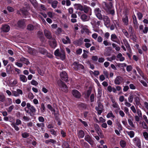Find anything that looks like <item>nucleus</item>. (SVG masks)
<instances>
[{
  "mask_svg": "<svg viewBox=\"0 0 148 148\" xmlns=\"http://www.w3.org/2000/svg\"><path fill=\"white\" fill-rule=\"evenodd\" d=\"M103 8L107 12L112 15H114L115 13L114 10L112 2H103L102 4Z\"/></svg>",
  "mask_w": 148,
  "mask_h": 148,
  "instance_id": "f257e3e1",
  "label": "nucleus"
},
{
  "mask_svg": "<svg viewBox=\"0 0 148 148\" xmlns=\"http://www.w3.org/2000/svg\"><path fill=\"white\" fill-rule=\"evenodd\" d=\"M36 125L39 127H41L42 130H43V128L45 126V124L44 123H37L36 124Z\"/></svg>",
  "mask_w": 148,
  "mask_h": 148,
  "instance_id": "37998d69",
  "label": "nucleus"
},
{
  "mask_svg": "<svg viewBox=\"0 0 148 148\" xmlns=\"http://www.w3.org/2000/svg\"><path fill=\"white\" fill-rule=\"evenodd\" d=\"M77 135L79 138H83L84 136L85 133L83 130H81L77 133Z\"/></svg>",
  "mask_w": 148,
  "mask_h": 148,
  "instance_id": "b1692460",
  "label": "nucleus"
},
{
  "mask_svg": "<svg viewBox=\"0 0 148 148\" xmlns=\"http://www.w3.org/2000/svg\"><path fill=\"white\" fill-rule=\"evenodd\" d=\"M38 51L40 53L43 55H45L47 53V50L44 48H39Z\"/></svg>",
  "mask_w": 148,
  "mask_h": 148,
  "instance_id": "a878e982",
  "label": "nucleus"
},
{
  "mask_svg": "<svg viewBox=\"0 0 148 148\" xmlns=\"http://www.w3.org/2000/svg\"><path fill=\"white\" fill-rule=\"evenodd\" d=\"M133 141L136 146L138 148H141V143L140 138L137 137H136L133 139Z\"/></svg>",
  "mask_w": 148,
  "mask_h": 148,
  "instance_id": "0eeeda50",
  "label": "nucleus"
},
{
  "mask_svg": "<svg viewBox=\"0 0 148 148\" xmlns=\"http://www.w3.org/2000/svg\"><path fill=\"white\" fill-rule=\"evenodd\" d=\"M62 146V148H68L70 147L68 141L64 140L63 141Z\"/></svg>",
  "mask_w": 148,
  "mask_h": 148,
  "instance_id": "bb28decb",
  "label": "nucleus"
},
{
  "mask_svg": "<svg viewBox=\"0 0 148 148\" xmlns=\"http://www.w3.org/2000/svg\"><path fill=\"white\" fill-rule=\"evenodd\" d=\"M20 11L24 18H26L27 16L28 15V12L26 8H23L21 9Z\"/></svg>",
  "mask_w": 148,
  "mask_h": 148,
  "instance_id": "2eb2a0df",
  "label": "nucleus"
},
{
  "mask_svg": "<svg viewBox=\"0 0 148 148\" xmlns=\"http://www.w3.org/2000/svg\"><path fill=\"white\" fill-rule=\"evenodd\" d=\"M50 40L48 41L49 45L52 48H55L57 46L56 40L54 38H52Z\"/></svg>",
  "mask_w": 148,
  "mask_h": 148,
  "instance_id": "9d476101",
  "label": "nucleus"
},
{
  "mask_svg": "<svg viewBox=\"0 0 148 148\" xmlns=\"http://www.w3.org/2000/svg\"><path fill=\"white\" fill-rule=\"evenodd\" d=\"M95 95L93 93L91 94L90 97V102H93L94 100Z\"/></svg>",
  "mask_w": 148,
  "mask_h": 148,
  "instance_id": "e2e57ef3",
  "label": "nucleus"
},
{
  "mask_svg": "<svg viewBox=\"0 0 148 148\" xmlns=\"http://www.w3.org/2000/svg\"><path fill=\"white\" fill-rule=\"evenodd\" d=\"M5 100V97L3 95H0V101L4 102Z\"/></svg>",
  "mask_w": 148,
  "mask_h": 148,
  "instance_id": "3c124183",
  "label": "nucleus"
},
{
  "mask_svg": "<svg viewBox=\"0 0 148 148\" xmlns=\"http://www.w3.org/2000/svg\"><path fill=\"white\" fill-rule=\"evenodd\" d=\"M49 131L50 132V133L53 135L54 136H57V131H55L53 129H51L49 130Z\"/></svg>",
  "mask_w": 148,
  "mask_h": 148,
  "instance_id": "58836bf2",
  "label": "nucleus"
},
{
  "mask_svg": "<svg viewBox=\"0 0 148 148\" xmlns=\"http://www.w3.org/2000/svg\"><path fill=\"white\" fill-rule=\"evenodd\" d=\"M91 90L90 89H89L87 91L86 94H85L84 97L85 98L88 99L91 93Z\"/></svg>",
  "mask_w": 148,
  "mask_h": 148,
  "instance_id": "a19ab883",
  "label": "nucleus"
},
{
  "mask_svg": "<svg viewBox=\"0 0 148 148\" xmlns=\"http://www.w3.org/2000/svg\"><path fill=\"white\" fill-rule=\"evenodd\" d=\"M72 65L73 66L74 69L75 71L78 70L84 69V67L82 64H79V62H74L73 64Z\"/></svg>",
  "mask_w": 148,
  "mask_h": 148,
  "instance_id": "423d86ee",
  "label": "nucleus"
},
{
  "mask_svg": "<svg viewBox=\"0 0 148 148\" xmlns=\"http://www.w3.org/2000/svg\"><path fill=\"white\" fill-rule=\"evenodd\" d=\"M97 107H96L95 109L97 111V113L99 115H100L102 113L103 109H99Z\"/></svg>",
  "mask_w": 148,
  "mask_h": 148,
  "instance_id": "6e6d98bb",
  "label": "nucleus"
},
{
  "mask_svg": "<svg viewBox=\"0 0 148 148\" xmlns=\"http://www.w3.org/2000/svg\"><path fill=\"white\" fill-rule=\"evenodd\" d=\"M40 110L42 112L45 111V108L44 104L43 103H42L41 104Z\"/></svg>",
  "mask_w": 148,
  "mask_h": 148,
  "instance_id": "603ef678",
  "label": "nucleus"
},
{
  "mask_svg": "<svg viewBox=\"0 0 148 148\" xmlns=\"http://www.w3.org/2000/svg\"><path fill=\"white\" fill-rule=\"evenodd\" d=\"M73 95L75 98L78 99L80 98L81 94L79 91L76 89L73 90L72 91Z\"/></svg>",
  "mask_w": 148,
  "mask_h": 148,
  "instance_id": "f3484780",
  "label": "nucleus"
},
{
  "mask_svg": "<svg viewBox=\"0 0 148 148\" xmlns=\"http://www.w3.org/2000/svg\"><path fill=\"white\" fill-rule=\"evenodd\" d=\"M87 105L84 103H81L79 104L78 106V107L81 108L86 109V108Z\"/></svg>",
  "mask_w": 148,
  "mask_h": 148,
  "instance_id": "ea45409f",
  "label": "nucleus"
},
{
  "mask_svg": "<svg viewBox=\"0 0 148 148\" xmlns=\"http://www.w3.org/2000/svg\"><path fill=\"white\" fill-rule=\"evenodd\" d=\"M20 60L21 61L23 62L24 64L27 65L29 64L30 63L28 59L23 57L21 58Z\"/></svg>",
  "mask_w": 148,
  "mask_h": 148,
  "instance_id": "473e14b6",
  "label": "nucleus"
},
{
  "mask_svg": "<svg viewBox=\"0 0 148 148\" xmlns=\"http://www.w3.org/2000/svg\"><path fill=\"white\" fill-rule=\"evenodd\" d=\"M120 144L121 147L123 148L125 147L126 145V143L124 140H122L120 141Z\"/></svg>",
  "mask_w": 148,
  "mask_h": 148,
  "instance_id": "a18cd8bd",
  "label": "nucleus"
},
{
  "mask_svg": "<svg viewBox=\"0 0 148 148\" xmlns=\"http://www.w3.org/2000/svg\"><path fill=\"white\" fill-rule=\"evenodd\" d=\"M137 15L138 16V19L139 20H140L143 17V14L141 12H138L137 14Z\"/></svg>",
  "mask_w": 148,
  "mask_h": 148,
  "instance_id": "09e8293b",
  "label": "nucleus"
},
{
  "mask_svg": "<svg viewBox=\"0 0 148 148\" xmlns=\"http://www.w3.org/2000/svg\"><path fill=\"white\" fill-rule=\"evenodd\" d=\"M10 29V26L8 25H2L1 27V32L4 33L8 32Z\"/></svg>",
  "mask_w": 148,
  "mask_h": 148,
  "instance_id": "9b49d317",
  "label": "nucleus"
},
{
  "mask_svg": "<svg viewBox=\"0 0 148 148\" xmlns=\"http://www.w3.org/2000/svg\"><path fill=\"white\" fill-rule=\"evenodd\" d=\"M124 43L125 44L126 47L128 49L131 50V48L127 40H125L124 41Z\"/></svg>",
  "mask_w": 148,
  "mask_h": 148,
  "instance_id": "680f3d73",
  "label": "nucleus"
},
{
  "mask_svg": "<svg viewBox=\"0 0 148 148\" xmlns=\"http://www.w3.org/2000/svg\"><path fill=\"white\" fill-rule=\"evenodd\" d=\"M90 17L87 16L85 14H82L81 17V18L83 21H86L90 19Z\"/></svg>",
  "mask_w": 148,
  "mask_h": 148,
  "instance_id": "5701e85b",
  "label": "nucleus"
},
{
  "mask_svg": "<svg viewBox=\"0 0 148 148\" xmlns=\"http://www.w3.org/2000/svg\"><path fill=\"white\" fill-rule=\"evenodd\" d=\"M94 126L95 130L98 132H99L101 134L102 131L101 130L99 125L97 124H95L94 125Z\"/></svg>",
  "mask_w": 148,
  "mask_h": 148,
  "instance_id": "f704fd0d",
  "label": "nucleus"
},
{
  "mask_svg": "<svg viewBox=\"0 0 148 148\" xmlns=\"http://www.w3.org/2000/svg\"><path fill=\"white\" fill-rule=\"evenodd\" d=\"M85 140L88 143L92 146H93L94 144V141L92 140L90 136L88 134H86L85 138Z\"/></svg>",
  "mask_w": 148,
  "mask_h": 148,
  "instance_id": "f8f14e48",
  "label": "nucleus"
},
{
  "mask_svg": "<svg viewBox=\"0 0 148 148\" xmlns=\"http://www.w3.org/2000/svg\"><path fill=\"white\" fill-rule=\"evenodd\" d=\"M130 119H128V121L129 124L132 127H134V125L133 123V121L134 120V119L132 116L130 117Z\"/></svg>",
  "mask_w": 148,
  "mask_h": 148,
  "instance_id": "7c9ffc66",
  "label": "nucleus"
},
{
  "mask_svg": "<svg viewBox=\"0 0 148 148\" xmlns=\"http://www.w3.org/2000/svg\"><path fill=\"white\" fill-rule=\"evenodd\" d=\"M35 28V26L31 24H28L27 27V29L30 31L33 30Z\"/></svg>",
  "mask_w": 148,
  "mask_h": 148,
  "instance_id": "72a5a7b5",
  "label": "nucleus"
},
{
  "mask_svg": "<svg viewBox=\"0 0 148 148\" xmlns=\"http://www.w3.org/2000/svg\"><path fill=\"white\" fill-rule=\"evenodd\" d=\"M58 84L60 87L63 90L64 92H67L68 91L67 86L61 80H58Z\"/></svg>",
  "mask_w": 148,
  "mask_h": 148,
  "instance_id": "39448f33",
  "label": "nucleus"
},
{
  "mask_svg": "<svg viewBox=\"0 0 148 148\" xmlns=\"http://www.w3.org/2000/svg\"><path fill=\"white\" fill-rule=\"evenodd\" d=\"M103 20L104 21L105 25L107 27H109L110 25V18L108 17L107 16L103 15Z\"/></svg>",
  "mask_w": 148,
  "mask_h": 148,
  "instance_id": "6e6552de",
  "label": "nucleus"
},
{
  "mask_svg": "<svg viewBox=\"0 0 148 148\" xmlns=\"http://www.w3.org/2000/svg\"><path fill=\"white\" fill-rule=\"evenodd\" d=\"M111 40L114 42L119 43L120 41L115 34H113L111 36Z\"/></svg>",
  "mask_w": 148,
  "mask_h": 148,
  "instance_id": "412c9836",
  "label": "nucleus"
},
{
  "mask_svg": "<svg viewBox=\"0 0 148 148\" xmlns=\"http://www.w3.org/2000/svg\"><path fill=\"white\" fill-rule=\"evenodd\" d=\"M102 95V90L99 89L98 90L97 98H99L101 97Z\"/></svg>",
  "mask_w": 148,
  "mask_h": 148,
  "instance_id": "5fc2aeb1",
  "label": "nucleus"
},
{
  "mask_svg": "<svg viewBox=\"0 0 148 148\" xmlns=\"http://www.w3.org/2000/svg\"><path fill=\"white\" fill-rule=\"evenodd\" d=\"M17 25L18 27L22 28H23L25 26V23L24 20H20L18 21Z\"/></svg>",
  "mask_w": 148,
  "mask_h": 148,
  "instance_id": "6ab92c4d",
  "label": "nucleus"
},
{
  "mask_svg": "<svg viewBox=\"0 0 148 148\" xmlns=\"http://www.w3.org/2000/svg\"><path fill=\"white\" fill-rule=\"evenodd\" d=\"M22 137L24 138H27L29 136V134L27 132H24L22 134Z\"/></svg>",
  "mask_w": 148,
  "mask_h": 148,
  "instance_id": "052dcab7",
  "label": "nucleus"
},
{
  "mask_svg": "<svg viewBox=\"0 0 148 148\" xmlns=\"http://www.w3.org/2000/svg\"><path fill=\"white\" fill-rule=\"evenodd\" d=\"M123 77L120 76H118L114 79V83L116 85H119L123 82Z\"/></svg>",
  "mask_w": 148,
  "mask_h": 148,
  "instance_id": "4468645a",
  "label": "nucleus"
},
{
  "mask_svg": "<svg viewBox=\"0 0 148 148\" xmlns=\"http://www.w3.org/2000/svg\"><path fill=\"white\" fill-rule=\"evenodd\" d=\"M126 132L131 138H132L134 136V133L133 131H131L130 132L126 131Z\"/></svg>",
  "mask_w": 148,
  "mask_h": 148,
  "instance_id": "79ce46f5",
  "label": "nucleus"
},
{
  "mask_svg": "<svg viewBox=\"0 0 148 148\" xmlns=\"http://www.w3.org/2000/svg\"><path fill=\"white\" fill-rule=\"evenodd\" d=\"M91 11V9L90 7L86 5H84L83 11H84L85 13L88 14L89 15H91L92 14Z\"/></svg>",
  "mask_w": 148,
  "mask_h": 148,
  "instance_id": "ddd939ff",
  "label": "nucleus"
},
{
  "mask_svg": "<svg viewBox=\"0 0 148 148\" xmlns=\"http://www.w3.org/2000/svg\"><path fill=\"white\" fill-rule=\"evenodd\" d=\"M31 84L33 85L36 86L38 85V83L34 79H33L31 82Z\"/></svg>",
  "mask_w": 148,
  "mask_h": 148,
  "instance_id": "bf43d9fd",
  "label": "nucleus"
},
{
  "mask_svg": "<svg viewBox=\"0 0 148 148\" xmlns=\"http://www.w3.org/2000/svg\"><path fill=\"white\" fill-rule=\"evenodd\" d=\"M106 116L108 118H109L111 117L114 118L115 117V116L113 115L112 113L111 112L108 113L107 115Z\"/></svg>",
  "mask_w": 148,
  "mask_h": 148,
  "instance_id": "13d9d810",
  "label": "nucleus"
},
{
  "mask_svg": "<svg viewBox=\"0 0 148 148\" xmlns=\"http://www.w3.org/2000/svg\"><path fill=\"white\" fill-rule=\"evenodd\" d=\"M134 98V95L130 94L128 98L129 101L130 103L132 102Z\"/></svg>",
  "mask_w": 148,
  "mask_h": 148,
  "instance_id": "c03bdc74",
  "label": "nucleus"
},
{
  "mask_svg": "<svg viewBox=\"0 0 148 148\" xmlns=\"http://www.w3.org/2000/svg\"><path fill=\"white\" fill-rule=\"evenodd\" d=\"M24 110L26 113H28L31 117H33L35 115V113L36 112V110L35 107L33 106L29 109H26V108H25Z\"/></svg>",
  "mask_w": 148,
  "mask_h": 148,
  "instance_id": "7ed1b4c3",
  "label": "nucleus"
},
{
  "mask_svg": "<svg viewBox=\"0 0 148 148\" xmlns=\"http://www.w3.org/2000/svg\"><path fill=\"white\" fill-rule=\"evenodd\" d=\"M20 79L21 81L24 82H26L27 81L26 77L24 75H20Z\"/></svg>",
  "mask_w": 148,
  "mask_h": 148,
  "instance_id": "c9c22d12",
  "label": "nucleus"
},
{
  "mask_svg": "<svg viewBox=\"0 0 148 148\" xmlns=\"http://www.w3.org/2000/svg\"><path fill=\"white\" fill-rule=\"evenodd\" d=\"M125 17L123 18L122 21L124 24L127 25L128 24V19L127 14H125Z\"/></svg>",
  "mask_w": 148,
  "mask_h": 148,
  "instance_id": "2f4dec72",
  "label": "nucleus"
},
{
  "mask_svg": "<svg viewBox=\"0 0 148 148\" xmlns=\"http://www.w3.org/2000/svg\"><path fill=\"white\" fill-rule=\"evenodd\" d=\"M14 67H12L10 64H8L6 66V72L8 74H10L14 71Z\"/></svg>",
  "mask_w": 148,
  "mask_h": 148,
  "instance_id": "dca6fc26",
  "label": "nucleus"
},
{
  "mask_svg": "<svg viewBox=\"0 0 148 148\" xmlns=\"http://www.w3.org/2000/svg\"><path fill=\"white\" fill-rule=\"evenodd\" d=\"M49 3H50V2H49ZM58 3V2L57 1L55 0L52 1L51 3L52 7L54 8H55L57 7Z\"/></svg>",
  "mask_w": 148,
  "mask_h": 148,
  "instance_id": "e433bc0d",
  "label": "nucleus"
},
{
  "mask_svg": "<svg viewBox=\"0 0 148 148\" xmlns=\"http://www.w3.org/2000/svg\"><path fill=\"white\" fill-rule=\"evenodd\" d=\"M66 40L64 38L62 39V42L64 44H66L68 43L70 44L71 43V41L69 37L68 36H66Z\"/></svg>",
  "mask_w": 148,
  "mask_h": 148,
  "instance_id": "393cba45",
  "label": "nucleus"
},
{
  "mask_svg": "<svg viewBox=\"0 0 148 148\" xmlns=\"http://www.w3.org/2000/svg\"><path fill=\"white\" fill-rule=\"evenodd\" d=\"M61 78L62 80L65 81L67 82H69L68 77L67 73L65 71H63L60 74Z\"/></svg>",
  "mask_w": 148,
  "mask_h": 148,
  "instance_id": "1a4fd4ad",
  "label": "nucleus"
},
{
  "mask_svg": "<svg viewBox=\"0 0 148 148\" xmlns=\"http://www.w3.org/2000/svg\"><path fill=\"white\" fill-rule=\"evenodd\" d=\"M29 51V53L33 56L36 55L37 53L36 50L33 48H30Z\"/></svg>",
  "mask_w": 148,
  "mask_h": 148,
  "instance_id": "cd10ccee",
  "label": "nucleus"
},
{
  "mask_svg": "<svg viewBox=\"0 0 148 148\" xmlns=\"http://www.w3.org/2000/svg\"><path fill=\"white\" fill-rule=\"evenodd\" d=\"M102 12H104L103 10H101L99 8H96L95 9L94 12L97 17L100 20L103 19V15H102Z\"/></svg>",
  "mask_w": 148,
  "mask_h": 148,
  "instance_id": "20e7f679",
  "label": "nucleus"
},
{
  "mask_svg": "<svg viewBox=\"0 0 148 148\" xmlns=\"http://www.w3.org/2000/svg\"><path fill=\"white\" fill-rule=\"evenodd\" d=\"M7 9L9 12H12L14 10V9L13 8L10 6H8Z\"/></svg>",
  "mask_w": 148,
  "mask_h": 148,
  "instance_id": "864d4df0",
  "label": "nucleus"
},
{
  "mask_svg": "<svg viewBox=\"0 0 148 148\" xmlns=\"http://www.w3.org/2000/svg\"><path fill=\"white\" fill-rule=\"evenodd\" d=\"M17 125H15L14 123H12V127L14 128L15 130L17 131L19 130V129Z\"/></svg>",
  "mask_w": 148,
  "mask_h": 148,
  "instance_id": "0e129e2a",
  "label": "nucleus"
},
{
  "mask_svg": "<svg viewBox=\"0 0 148 148\" xmlns=\"http://www.w3.org/2000/svg\"><path fill=\"white\" fill-rule=\"evenodd\" d=\"M143 134L145 138L148 140V133L147 132H144L143 133Z\"/></svg>",
  "mask_w": 148,
  "mask_h": 148,
  "instance_id": "774afa93",
  "label": "nucleus"
},
{
  "mask_svg": "<svg viewBox=\"0 0 148 148\" xmlns=\"http://www.w3.org/2000/svg\"><path fill=\"white\" fill-rule=\"evenodd\" d=\"M56 140L53 139H49L48 140H46L45 141V143L47 144H48L49 143L50 144L52 143L53 144H56Z\"/></svg>",
  "mask_w": 148,
  "mask_h": 148,
  "instance_id": "c85d7f7f",
  "label": "nucleus"
},
{
  "mask_svg": "<svg viewBox=\"0 0 148 148\" xmlns=\"http://www.w3.org/2000/svg\"><path fill=\"white\" fill-rule=\"evenodd\" d=\"M14 124H15V125H21L22 123V122L19 119H17L16 120V122L15 123H14Z\"/></svg>",
  "mask_w": 148,
  "mask_h": 148,
  "instance_id": "69168bd1",
  "label": "nucleus"
},
{
  "mask_svg": "<svg viewBox=\"0 0 148 148\" xmlns=\"http://www.w3.org/2000/svg\"><path fill=\"white\" fill-rule=\"evenodd\" d=\"M136 69L137 70L138 72V73L140 74V75H142L144 73L141 70L140 68H139L138 66H136Z\"/></svg>",
  "mask_w": 148,
  "mask_h": 148,
  "instance_id": "8fccbe9b",
  "label": "nucleus"
},
{
  "mask_svg": "<svg viewBox=\"0 0 148 148\" xmlns=\"http://www.w3.org/2000/svg\"><path fill=\"white\" fill-rule=\"evenodd\" d=\"M83 43V38H82L73 42V43L75 45L80 46Z\"/></svg>",
  "mask_w": 148,
  "mask_h": 148,
  "instance_id": "aec40b11",
  "label": "nucleus"
},
{
  "mask_svg": "<svg viewBox=\"0 0 148 148\" xmlns=\"http://www.w3.org/2000/svg\"><path fill=\"white\" fill-rule=\"evenodd\" d=\"M44 32L45 36L47 38L49 39L52 38V36L49 31L46 29L44 30Z\"/></svg>",
  "mask_w": 148,
  "mask_h": 148,
  "instance_id": "4be33fe9",
  "label": "nucleus"
},
{
  "mask_svg": "<svg viewBox=\"0 0 148 148\" xmlns=\"http://www.w3.org/2000/svg\"><path fill=\"white\" fill-rule=\"evenodd\" d=\"M132 69V67L131 65H128L127 66L126 70L127 72H129L131 71Z\"/></svg>",
  "mask_w": 148,
  "mask_h": 148,
  "instance_id": "338daca9",
  "label": "nucleus"
},
{
  "mask_svg": "<svg viewBox=\"0 0 148 148\" xmlns=\"http://www.w3.org/2000/svg\"><path fill=\"white\" fill-rule=\"evenodd\" d=\"M37 35L40 38L41 41L44 42L45 41V38L44 37L43 32L40 31H38V32Z\"/></svg>",
  "mask_w": 148,
  "mask_h": 148,
  "instance_id": "a211bd4d",
  "label": "nucleus"
},
{
  "mask_svg": "<svg viewBox=\"0 0 148 148\" xmlns=\"http://www.w3.org/2000/svg\"><path fill=\"white\" fill-rule=\"evenodd\" d=\"M75 5L76 6L77 9L81 11H83L84 6H83L80 4H75Z\"/></svg>",
  "mask_w": 148,
  "mask_h": 148,
  "instance_id": "4c0bfd02",
  "label": "nucleus"
},
{
  "mask_svg": "<svg viewBox=\"0 0 148 148\" xmlns=\"http://www.w3.org/2000/svg\"><path fill=\"white\" fill-rule=\"evenodd\" d=\"M118 66L120 68H123L125 66H126L127 64L125 63L121 64V63H118L117 64Z\"/></svg>",
  "mask_w": 148,
  "mask_h": 148,
  "instance_id": "4d7b16f0",
  "label": "nucleus"
},
{
  "mask_svg": "<svg viewBox=\"0 0 148 148\" xmlns=\"http://www.w3.org/2000/svg\"><path fill=\"white\" fill-rule=\"evenodd\" d=\"M54 54L56 56L59 57L62 60H63L66 58L65 53L63 50H61L60 52L59 49H57L55 51Z\"/></svg>",
  "mask_w": 148,
  "mask_h": 148,
  "instance_id": "f03ea898",
  "label": "nucleus"
},
{
  "mask_svg": "<svg viewBox=\"0 0 148 148\" xmlns=\"http://www.w3.org/2000/svg\"><path fill=\"white\" fill-rule=\"evenodd\" d=\"M78 120L79 121L81 122L84 125L85 127H88V124L86 121H83L81 119H78Z\"/></svg>",
  "mask_w": 148,
  "mask_h": 148,
  "instance_id": "49530a36",
  "label": "nucleus"
},
{
  "mask_svg": "<svg viewBox=\"0 0 148 148\" xmlns=\"http://www.w3.org/2000/svg\"><path fill=\"white\" fill-rule=\"evenodd\" d=\"M134 101L137 106L140 105V99L139 97L135 95H134Z\"/></svg>",
  "mask_w": 148,
  "mask_h": 148,
  "instance_id": "c756f323",
  "label": "nucleus"
},
{
  "mask_svg": "<svg viewBox=\"0 0 148 148\" xmlns=\"http://www.w3.org/2000/svg\"><path fill=\"white\" fill-rule=\"evenodd\" d=\"M133 23L135 25H137L138 23L137 19L136 16L134 14L133 16Z\"/></svg>",
  "mask_w": 148,
  "mask_h": 148,
  "instance_id": "de8ad7c7",
  "label": "nucleus"
}]
</instances>
